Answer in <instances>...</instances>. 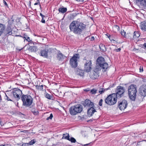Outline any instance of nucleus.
I'll use <instances>...</instances> for the list:
<instances>
[{
  "mask_svg": "<svg viewBox=\"0 0 146 146\" xmlns=\"http://www.w3.org/2000/svg\"><path fill=\"white\" fill-rule=\"evenodd\" d=\"M13 21L14 20L11 18V19L8 21L7 26L11 27V25L13 24Z\"/></svg>",
  "mask_w": 146,
  "mask_h": 146,
  "instance_id": "nucleus-26",
  "label": "nucleus"
},
{
  "mask_svg": "<svg viewBox=\"0 0 146 146\" xmlns=\"http://www.w3.org/2000/svg\"><path fill=\"white\" fill-rule=\"evenodd\" d=\"M108 36L109 38L110 39V41H112V40H114L113 39H111V38H110V35H109V36L108 35Z\"/></svg>",
  "mask_w": 146,
  "mask_h": 146,
  "instance_id": "nucleus-55",
  "label": "nucleus"
},
{
  "mask_svg": "<svg viewBox=\"0 0 146 146\" xmlns=\"http://www.w3.org/2000/svg\"><path fill=\"white\" fill-rule=\"evenodd\" d=\"M58 11L60 13H64L67 11V9L66 7H62L59 8Z\"/></svg>",
  "mask_w": 146,
  "mask_h": 146,
  "instance_id": "nucleus-23",
  "label": "nucleus"
},
{
  "mask_svg": "<svg viewBox=\"0 0 146 146\" xmlns=\"http://www.w3.org/2000/svg\"><path fill=\"white\" fill-rule=\"evenodd\" d=\"M29 37V36H27V37H26V39H24V40H26V39H27V38H28Z\"/></svg>",
  "mask_w": 146,
  "mask_h": 146,
  "instance_id": "nucleus-63",
  "label": "nucleus"
},
{
  "mask_svg": "<svg viewBox=\"0 0 146 146\" xmlns=\"http://www.w3.org/2000/svg\"><path fill=\"white\" fill-rule=\"evenodd\" d=\"M141 142V141H139L137 143V145H139L140 144V143Z\"/></svg>",
  "mask_w": 146,
  "mask_h": 146,
  "instance_id": "nucleus-61",
  "label": "nucleus"
},
{
  "mask_svg": "<svg viewBox=\"0 0 146 146\" xmlns=\"http://www.w3.org/2000/svg\"><path fill=\"white\" fill-rule=\"evenodd\" d=\"M26 130H24L22 132H26Z\"/></svg>",
  "mask_w": 146,
  "mask_h": 146,
  "instance_id": "nucleus-64",
  "label": "nucleus"
},
{
  "mask_svg": "<svg viewBox=\"0 0 146 146\" xmlns=\"http://www.w3.org/2000/svg\"><path fill=\"white\" fill-rule=\"evenodd\" d=\"M29 43L28 44L29 45H32L33 44V45H35L36 44V42H35L32 41L31 40L29 42Z\"/></svg>",
  "mask_w": 146,
  "mask_h": 146,
  "instance_id": "nucleus-32",
  "label": "nucleus"
},
{
  "mask_svg": "<svg viewBox=\"0 0 146 146\" xmlns=\"http://www.w3.org/2000/svg\"><path fill=\"white\" fill-rule=\"evenodd\" d=\"M43 86L42 85H41L39 87V89H40V90H42L43 89Z\"/></svg>",
  "mask_w": 146,
  "mask_h": 146,
  "instance_id": "nucleus-45",
  "label": "nucleus"
},
{
  "mask_svg": "<svg viewBox=\"0 0 146 146\" xmlns=\"http://www.w3.org/2000/svg\"><path fill=\"white\" fill-rule=\"evenodd\" d=\"M141 4L142 5V6L143 7H146V0H144L141 3Z\"/></svg>",
  "mask_w": 146,
  "mask_h": 146,
  "instance_id": "nucleus-35",
  "label": "nucleus"
},
{
  "mask_svg": "<svg viewBox=\"0 0 146 146\" xmlns=\"http://www.w3.org/2000/svg\"><path fill=\"white\" fill-rule=\"evenodd\" d=\"M136 0V1H137L138 2H140L141 5L142 6V5L141 4V3H142V2L144 1V0Z\"/></svg>",
  "mask_w": 146,
  "mask_h": 146,
  "instance_id": "nucleus-44",
  "label": "nucleus"
},
{
  "mask_svg": "<svg viewBox=\"0 0 146 146\" xmlns=\"http://www.w3.org/2000/svg\"><path fill=\"white\" fill-rule=\"evenodd\" d=\"M80 55L78 54H76L70 60V64L71 67L75 68L78 66V60L80 58Z\"/></svg>",
  "mask_w": 146,
  "mask_h": 146,
  "instance_id": "nucleus-6",
  "label": "nucleus"
},
{
  "mask_svg": "<svg viewBox=\"0 0 146 146\" xmlns=\"http://www.w3.org/2000/svg\"><path fill=\"white\" fill-rule=\"evenodd\" d=\"M139 70H140V72H142L143 71V68L142 66H140Z\"/></svg>",
  "mask_w": 146,
  "mask_h": 146,
  "instance_id": "nucleus-42",
  "label": "nucleus"
},
{
  "mask_svg": "<svg viewBox=\"0 0 146 146\" xmlns=\"http://www.w3.org/2000/svg\"><path fill=\"white\" fill-rule=\"evenodd\" d=\"M128 105V103L126 100H123L118 102V107L121 110H124Z\"/></svg>",
  "mask_w": 146,
  "mask_h": 146,
  "instance_id": "nucleus-9",
  "label": "nucleus"
},
{
  "mask_svg": "<svg viewBox=\"0 0 146 146\" xmlns=\"http://www.w3.org/2000/svg\"><path fill=\"white\" fill-rule=\"evenodd\" d=\"M103 102V100L101 99L100 100L99 102V105L100 106H102V103Z\"/></svg>",
  "mask_w": 146,
  "mask_h": 146,
  "instance_id": "nucleus-39",
  "label": "nucleus"
},
{
  "mask_svg": "<svg viewBox=\"0 0 146 146\" xmlns=\"http://www.w3.org/2000/svg\"><path fill=\"white\" fill-rule=\"evenodd\" d=\"M108 67V64L106 62L104 58L102 56H100L97 59L94 72L97 73L102 69L103 71L106 72Z\"/></svg>",
  "mask_w": 146,
  "mask_h": 146,
  "instance_id": "nucleus-2",
  "label": "nucleus"
},
{
  "mask_svg": "<svg viewBox=\"0 0 146 146\" xmlns=\"http://www.w3.org/2000/svg\"><path fill=\"white\" fill-rule=\"evenodd\" d=\"M12 29L11 26L7 25V27L5 32V34L6 35H11L12 33Z\"/></svg>",
  "mask_w": 146,
  "mask_h": 146,
  "instance_id": "nucleus-19",
  "label": "nucleus"
},
{
  "mask_svg": "<svg viewBox=\"0 0 146 146\" xmlns=\"http://www.w3.org/2000/svg\"><path fill=\"white\" fill-rule=\"evenodd\" d=\"M93 121L92 119H90L87 121V122H92Z\"/></svg>",
  "mask_w": 146,
  "mask_h": 146,
  "instance_id": "nucleus-59",
  "label": "nucleus"
},
{
  "mask_svg": "<svg viewBox=\"0 0 146 146\" xmlns=\"http://www.w3.org/2000/svg\"><path fill=\"white\" fill-rule=\"evenodd\" d=\"M143 46H144V48L145 49H146V43H144L143 45Z\"/></svg>",
  "mask_w": 146,
  "mask_h": 146,
  "instance_id": "nucleus-48",
  "label": "nucleus"
},
{
  "mask_svg": "<svg viewBox=\"0 0 146 146\" xmlns=\"http://www.w3.org/2000/svg\"><path fill=\"white\" fill-rule=\"evenodd\" d=\"M56 57L59 61H62L66 57L59 51L57 54Z\"/></svg>",
  "mask_w": 146,
  "mask_h": 146,
  "instance_id": "nucleus-15",
  "label": "nucleus"
},
{
  "mask_svg": "<svg viewBox=\"0 0 146 146\" xmlns=\"http://www.w3.org/2000/svg\"><path fill=\"white\" fill-rule=\"evenodd\" d=\"M62 139H65L68 140H70L69 136L68 133H66V134H64L62 138Z\"/></svg>",
  "mask_w": 146,
  "mask_h": 146,
  "instance_id": "nucleus-24",
  "label": "nucleus"
},
{
  "mask_svg": "<svg viewBox=\"0 0 146 146\" xmlns=\"http://www.w3.org/2000/svg\"><path fill=\"white\" fill-rule=\"evenodd\" d=\"M75 71L77 75L82 76L84 75V71L83 70L78 68L75 69Z\"/></svg>",
  "mask_w": 146,
  "mask_h": 146,
  "instance_id": "nucleus-21",
  "label": "nucleus"
},
{
  "mask_svg": "<svg viewBox=\"0 0 146 146\" xmlns=\"http://www.w3.org/2000/svg\"><path fill=\"white\" fill-rule=\"evenodd\" d=\"M27 36H28L27 35H26L24 34V35H23V36L22 37L23 38H24L25 39H26V37H27Z\"/></svg>",
  "mask_w": 146,
  "mask_h": 146,
  "instance_id": "nucleus-43",
  "label": "nucleus"
},
{
  "mask_svg": "<svg viewBox=\"0 0 146 146\" xmlns=\"http://www.w3.org/2000/svg\"><path fill=\"white\" fill-rule=\"evenodd\" d=\"M48 50L47 49L41 50H40L38 52V54L44 58H47L48 57Z\"/></svg>",
  "mask_w": 146,
  "mask_h": 146,
  "instance_id": "nucleus-11",
  "label": "nucleus"
},
{
  "mask_svg": "<svg viewBox=\"0 0 146 146\" xmlns=\"http://www.w3.org/2000/svg\"><path fill=\"white\" fill-rule=\"evenodd\" d=\"M69 112L70 114L72 115H74L77 114L75 106H72L69 108Z\"/></svg>",
  "mask_w": 146,
  "mask_h": 146,
  "instance_id": "nucleus-17",
  "label": "nucleus"
},
{
  "mask_svg": "<svg viewBox=\"0 0 146 146\" xmlns=\"http://www.w3.org/2000/svg\"><path fill=\"white\" fill-rule=\"evenodd\" d=\"M36 142V141L34 139H33L31 140V141L29 143V144L30 145H32L35 143Z\"/></svg>",
  "mask_w": 146,
  "mask_h": 146,
  "instance_id": "nucleus-30",
  "label": "nucleus"
},
{
  "mask_svg": "<svg viewBox=\"0 0 146 146\" xmlns=\"http://www.w3.org/2000/svg\"><path fill=\"white\" fill-rule=\"evenodd\" d=\"M121 50V49L120 48H118L116 50V52H119Z\"/></svg>",
  "mask_w": 146,
  "mask_h": 146,
  "instance_id": "nucleus-53",
  "label": "nucleus"
},
{
  "mask_svg": "<svg viewBox=\"0 0 146 146\" xmlns=\"http://www.w3.org/2000/svg\"><path fill=\"white\" fill-rule=\"evenodd\" d=\"M141 29L143 31H146V22H143L141 23L140 26Z\"/></svg>",
  "mask_w": 146,
  "mask_h": 146,
  "instance_id": "nucleus-22",
  "label": "nucleus"
},
{
  "mask_svg": "<svg viewBox=\"0 0 146 146\" xmlns=\"http://www.w3.org/2000/svg\"><path fill=\"white\" fill-rule=\"evenodd\" d=\"M53 115L51 113L49 117L50 118V119H51L53 117Z\"/></svg>",
  "mask_w": 146,
  "mask_h": 146,
  "instance_id": "nucleus-52",
  "label": "nucleus"
},
{
  "mask_svg": "<svg viewBox=\"0 0 146 146\" xmlns=\"http://www.w3.org/2000/svg\"><path fill=\"white\" fill-rule=\"evenodd\" d=\"M81 145L82 146H91V145H92V143L91 142V143H88V144H81Z\"/></svg>",
  "mask_w": 146,
  "mask_h": 146,
  "instance_id": "nucleus-33",
  "label": "nucleus"
},
{
  "mask_svg": "<svg viewBox=\"0 0 146 146\" xmlns=\"http://www.w3.org/2000/svg\"><path fill=\"white\" fill-rule=\"evenodd\" d=\"M83 105L84 107H91L92 106H94V104L93 102H91L90 100L86 99L83 103Z\"/></svg>",
  "mask_w": 146,
  "mask_h": 146,
  "instance_id": "nucleus-13",
  "label": "nucleus"
},
{
  "mask_svg": "<svg viewBox=\"0 0 146 146\" xmlns=\"http://www.w3.org/2000/svg\"><path fill=\"white\" fill-rule=\"evenodd\" d=\"M137 92V86L135 85L131 84L128 88V94L131 100H135Z\"/></svg>",
  "mask_w": 146,
  "mask_h": 146,
  "instance_id": "nucleus-4",
  "label": "nucleus"
},
{
  "mask_svg": "<svg viewBox=\"0 0 146 146\" xmlns=\"http://www.w3.org/2000/svg\"><path fill=\"white\" fill-rule=\"evenodd\" d=\"M30 108H31V111L35 115L36 114V112L37 111L36 110L35 108H31L30 107Z\"/></svg>",
  "mask_w": 146,
  "mask_h": 146,
  "instance_id": "nucleus-27",
  "label": "nucleus"
},
{
  "mask_svg": "<svg viewBox=\"0 0 146 146\" xmlns=\"http://www.w3.org/2000/svg\"><path fill=\"white\" fill-rule=\"evenodd\" d=\"M14 97L17 100H19L22 95H23L22 92L18 88H14L12 91Z\"/></svg>",
  "mask_w": 146,
  "mask_h": 146,
  "instance_id": "nucleus-8",
  "label": "nucleus"
},
{
  "mask_svg": "<svg viewBox=\"0 0 146 146\" xmlns=\"http://www.w3.org/2000/svg\"><path fill=\"white\" fill-rule=\"evenodd\" d=\"M125 91L123 87L119 86L117 87L115 90V93L113 94L117 98H120L123 96Z\"/></svg>",
  "mask_w": 146,
  "mask_h": 146,
  "instance_id": "nucleus-7",
  "label": "nucleus"
},
{
  "mask_svg": "<svg viewBox=\"0 0 146 146\" xmlns=\"http://www.w3.org/2000/svg\"><path fill=\"white\" fill-rule=\"evenodd\" d=\"M5 100H7V101H13L11 99H10L9 97H8L6 94H5Z\"/></svg>",
  "mask_w": 146,
  "mask_h": 146,
  "instance_id": "nucleus-36",
  "label": "nucleus"
},
{
  "mask_svg": "<svg viewBox=\"0 0 146 146\" xmlns=\"http://www.w3.org/2000/svg\"><path fill=\"white\" fill-rule=\"evenodd\" d=\"M121 35L123 36H124L125 37L126 36V35H125V32H124V31L123 30V31H121Z\"/></svg>",
  "mask_w": 146,
  "mask_h": 146,
  "instance_id": "nucleus-37",
  "label": "nucleus"
},
{
  "mask_svg": "<svg viewBox=\"0 0 146 146\" xmlns=\"http://www.w3.org/2000/svg\"><path fill=\"white\" fill-rule=\"evenodd\" d=\"M76 0L77 1L80 2H83L84 1V0Z\"/></svg>",
  "mask_w": 146,
  "mask_h": 146,
  "instance_id": "nucleus-57",
  "label": "nucleus"
},
{
  "mask_svg": "<svg viewBox=\"0 0 146 146\" xmlns=\"http://www.w3.org/2000/svg\"><path fill=\"white\" fill-rule=\"evenodd\" d=\"M84 70L87 72H90L92 66V61L91 60H87L84 65Z\"/></svg>",
  "mask_w": 146,
  "mask_h": 146,
  "instance_id": "nucleus-10",
  "label": "nucleus"
},
{
  "mask_svg": "<svg viewBox=\"0 0 146 146\" xmlns=\"http://www.w3.org/2000/svg\"><path fill=\"white\" fill-rule=\"evenodd\" d=\"M40 3V2H37V3H35L34 4V5H37L38 4H39Z\"/></svg>",
  "mask_w": 146,
  "mask_h": 146,
  "instance_id": "nucleus-56",
  "label": "nucleus"
},
{
  "mask_svg": "<svg viewBox=\"0 0 146 146\" xmlns=\"http://www.w3.org/2000/svg\"><path fill=\"white\" fill-rule=\"evenodd\" d=\"M139 50V49H136V48H134L133 49V51H135L136 50Z\"/></svg>",
  "mask_w": 146,
  "mask_h": 146,
  "instance_id": "nucleus-58",
  "label": "nucleus"
},
{
  "mask_svg": "<svg viewBox=\"0 0 146 146\" xmlns=\"http://www.w3.org/2000/svg\"><path fill=\"white\" fill-rule=\"evenodd\" d=\"M94 106H92L90 107L88 110V115L90 117L92 116L94 112H96V109L94 108Z\"/></svg>",
  "mask_w": 146,
  "mask_h": 146,
  "instance_id": "nucleus-14",
  "label": "nucleus"
},
{
  "mask_svg": "<svg viewBox=\"0 0 146 146\" xmlns=\"http://www.w3.org/2000/svg\"><path fill=\"white\" fill-rule=\"evenodd\" d=\"M31 39H30L29 37L27 39H26V40H27V41H28V42H29Z\"/></svg>",
  "mask_w": 146,
  "mask_h": 146,
  "instance_id": "nucleus-47",
  "label": "nucleus"
},
{
  "mask_svg": "<svg viewBox=\"0 0 146 146\" xmlns=\"http://www.w3.org/2000/svg\"><path fill=\"white\" fill-rule=\"evenodd\" d=\"M5 28L6 26L5 25L0 23V36L3 33Z\"/></svg>",
  "mask_w": 146,
  "mask_h": 146,
  "instance_id": "nucleus-20",
  "label": "nucleus"
},
{
  "mask_svg": "<svg viewBox=\"0 0 146 146\" xmlns=\"http://www.w3.org/2000/svg\"><path fill=\"white\" fill-rule=\"evenodd\" d=\"M86 25L83 23L78 21H73L69 26L71 31L75 34L80 35L86 28Z\"/></svg>",
  "mask_w": 146,
  "mask_h": 146,
  "instance_id": "nucleus-1",
  "label": "nucleus"
},
{
  "mask_svg": "<svg viewBox=\"0 0 146 146\" xmlns=\"http://www.w3.org/2000/svg\"><path fill=\"white\" fill-rule=\"evenodd\" d=\"M34 35L35 36H38V37H40V35H39H39H36L35 34H34Z\"/></svg>",
  "mask_w": 146,
  "mask_h": 146,
  "instance_id": "nucleus-60",
  "label": "nucleus"
},
{
  "mask_svg": "<svg viewBox=\"0 0 146 146\" xmlns=\"http://www.w3.org/2000/svg\"><path fill=\"white\" fill-rule=\"evenodd\" d=\"M49 119H50V118L49 117H47V118H46V119L47 120H48Z\"/></svg>",
  "mask_w": 146,
  "mask_h": 146,
  "instance_id": "nucleus-62",
  "label": "nucleus"
},
{
  "mask_svg": "<svg viewBox=\"0 0 146 146\" xmlns=\"http://www.w3.org/2000/svg\"><path fill=\"white\" fill-rule=\"evenodd\" d=\"M108 88L106 89L102 88L99 91V93L100 94H102L104 92L105 90H108Z\"/></svg>",
  "mask_w": 146,
  "mask_h": 146,
  "instance_id": "nucleus-29",
  "label": "nucleus"
},
{
  "mask_svg": "<svg viewBox=\"0 0 146 146\" xmlns=\"http://www.w3.org/2000/svg\"><path fill=\"white\" fill-rule=\"evenodd\" d=\"M95 38L94 36H92L91 37L90 40L91 41H93L94 40Z\"/></svg>",
  "mask_w": 146,
  "mask_h": 146,
  "instance_id": "nucleus-49",
  "label": "nucleus"
},
{
  "mask_svg": "<svg viewBox=\"0 0 146 146\" xmlns=\"http://www.w3.org/2000/svg\"><path fill=\"white\" fill-rule=\"evenodd\" d=\"M29 144L28 143H24L23 144L22 146H29Z\"/></svg>",
  "mask_w": 146,
  "mask_h": 146,
  "instance_id": "nucleus-41",
  "label": "nucleus"
},
{
  "mask_svg": "<svg viewBox=\"0 0 146 146\" xmlns=\"http://www.w3.org/2000/svg\"><path fill=\"white\" fill-rule=\"evenodd\" d=\"M3 3L5 5H6V6H8V5L7 4V3H6V2L5 1H4Z\"/></svg>",
  "mask_w": 146,
  "mask_h": 146,
  "instance_id": "nucleus-54",
  "label": "nucleus"
},
{
  "mask_svg": "<svg viewBox=\"0 0 146 146\" xmlns=\"http://www.w3.org/2000/svg\"><path fill=\"white\" fill-rule=\"evenodd\" d=\"M117 98L113 93L108 96L105 99V102L107 104L111 106L115 104L117 102Z\"/></svg>",
  "mask_w": 146,
  "mask_h": 146,
  "instance_id": "nucleus-5",
  "label": "nucleus"
},
{
  "mask_svg": "<svg viewBox=\"0 0 146 146\" xmlns=\"http://www.w3.org/2000/svg\"><path fill=\"white\" fill-rule=\"evenodd\" d=\"M28 49L29 51L31 52H35L38 50L37 46L32 45L30 46Z\"/></svg>",
  "mask_w": 146,
  "mask_h": 146,
  "instance_id": "nucleus-18",
  "label": "nucleus"
},
{
  "mask_svg": "<svg viewBox=\"0 0 146 146\" xmlns=\"http://www.w3.org/2000/svg\"><path fill=\"white\" fill-rule=\"evenodd\" d=\"M114 28L116 29L117 31L119 30L120 29L118 26L115 25L114 26Z\"/></svg>",
  "mask_w": 146,
  "mask_h": 146,
  "instance_id": "nucleus-38",
  "label": "nucleus"
},
{
  "mask_svg": "<svg viewBox=\"0 0 146 146\" xmlns=\"http://www.w3.org/2000/svg\"><path fill=\"white\" fill-rule=\"evenodd\" d=\"M134 37H138L140 36L139 33L137 31H135L134 33Z\"/></svg>",
  "mask_w": 146,
  "mask_h": 146,
  "instance_id": "nucleus-28",
  "label": "nucleus"
},
{
  "mask_svg": "<svg viewBox=\"0 0 146 146\" xmlns=\"http://www.w3.org/2000/svg\"><path fill=\"white\" fill-rule=\"evenodd\" d=\"M41 22L43 23H45V20L44 19V18H42V19L41 20Z\"/></svg>",
  "mask_w": 146,
  "mask_h": 146,
  "instance_id": "nucleus-46",
  "label": "nucleus"
},
{
  "mask_svg": "<svg viewBox=\"0 0 146 146\" xmlns=\"http://www.w3.org/2000/svg\"><path fill=\"white\" fill-rule=\"evenodd\" d=\"M0 146H11V145L9 144H6L4 145L3 144L0 145Z\"/></svg>",
  "mask_w": 146,
  "mask_h": 146,
  "instance_id": "nucleus-40",
  "label": "nucleus"
},
{
  "mask_svg": "<svg viewBox=\"0 0 146 146\" xmlns=\"http://www.w3.org/2000/svg\"><path fill=\"white\" fill-rule=\"evenodd\" d=\"M40 15L42 18H44V17H45V16L44 15H43L41 13H40Z\"/></svg>",
  "mask_w": 146,
  "mask_h": 146,
  "instance_id": "nucleus-50",
  "label": "nucleus"
},
{
  "mask_svg": "<svg viewBox=\"0 0 146 146\" xmlns=\"http://www.w3.org/2000/svg\"><path fill=\"white\" fill-rule=\"evenodd\" d=\"M139 93L141 95L145 97L146 96V86L142 85L140 87Z\"/></svg>",
  "mask_w": 146,
  "mask_h": 146,
  "instance_id": "nucleus-12",
  "label": "nucleus"
},
{
  "mask_svg": "<svg viewBox=\"0 0 146 146\" xmlns=\"http://www.w3.org/2000/svg\"><path fill=\"white\" fill-rule=\"evenodd\" d=\"M21 99L23 102V106L26 107L30 106L33 103V98L29 95H22Z\"/></svg>",
  "mask_w": 146,
  "mask_h": 146,
  "instance_id": "nucleus-3",
  "label": "nucleus"
},
{
  "mask_svg": "<svg viewBox=\"0 0 146 146\" xmlns=\"http://www.w3.org/2000/svg\"><path fill=\"white\" fill-rule=\"evenodd\" d=\"M68 140L70 141L72 143H74L76 141V140L73 137H71L70 139V140Z\"/></svg>",
  "mask_w": 146,
  "mask_h": 146,
  "instance_id": "nucleus-31",
  "label": "nucleus"
},
{
  "mask_svg": "<svg viewBox=\"0 0 146 146\" xmlns=\"http://www.w3.org/2000/svg\"><path fill=\"white\" fill-rule=\"evenodd\" d=\"M76 16V15L75 14H72L70 15V17L71 18L73 17L74 16Z\"/></svg>",
  "mask_w": 146,
  "mask_h": 146,
  "instance_id": "nucleus-51",
  "label": "nucleus"
},
{
  "mask_svg": "<svg viewBox=\"0 0 146 146\" xmlns=\"http://www.w3.org/2000/svg\"><path fill=\"white\" fill-rule=\"evenodd\" d=\"M76 109L77 114L80 113L83 110V107L80 104H78L75 105H74Z\"/></svg>",
  "mask_w": 146,
  "mask_h": 146,
  "instance_id": "nucleus-16",
  "label": "nucleus"
},
{
  "mask_svg": "<svg viewBox=\"0 0 146 146\" xmlns=\"http://www.w3.org/2000/svg\"><path fill=\"white\" fill-rule=\"evenodd\" d=\"M45 96L46 98L49 100H52V95L47 93H45Z\"/></svg>",
  "mask_w": 146,
  "mask_h": 146,
  "instance_id": "nucleus-25",
  "label": "nucleus"
},
{
  "mask_svg": "<svg viewBox=\"0 0 146 146\" xmlns=\"http://www.w3.org/2000/svg\"><path fill=\"white\" fill-rule=\"evenodd\" d=\"M97 90L95 89H92L91 90V92L92 93V94H95L96 93Z\"/></svg>",
  "mask_w": 146,
  "mask_h": 146,
  "instance_id": "nucleus-34",
  "label": "nucleus"
}]
</instances>
